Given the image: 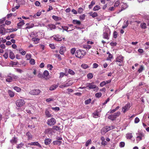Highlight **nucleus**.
<instances>
[{"mask_svg":"<svg viewBox=\"0 0 149 149\" xmlns=\"http://www.w3.org/2000/svg\"><path fill=\"white\" fill-rule=\"evenodd\" d=\"M73 84V82L72 81L70 80L67 81L63 84H62L59 86V87L61 88L66 87H67L70 86Z\"/></svg>","mask_w":149,"mask_h":149,"instance_id":"0eeeda50","label":"nucleus"},{"mask_svg":"<svg viewBox=\"0 0 149 149\" xmlns=\"http://www.w3.org/2000/svg\"><path fill=\"white\" fill-rule=\"evenodd\" d=\"M65 47L62 46L61 47L60 49V53L62 55L63 54L64 52L65 51Z\"/></svg>","mask_w":149,"mask_h":149,"instance_id":"ddd939ff","label":"nucleus"},{"mask_svg":"<svg viewBox=\"0 0 149 149\" xmlns=\"http://www.w3.org/2000/svg\"><path fill=\"white\" fill-rule=\"evenodd\" d=\"M47 67L48 68V69L51 70L52 69V68H53V67L52 65L51 64H48L47 65Z\"/></svg>","mask_w":149,"mask_h":149,"instance_id":"680f3d73","label":"nucleus"},{"mask_svg":"<svg viewBox=\"0 0 149 149\" xmlns=\"http://www.w3.org/2000/svg\"><path fill=\"white\" fill-rule=\"evenodd\" d=\"M92 114L93 117L94 118H97L100 116L98 113L97 111L93 113Z\"/></svg>","mask_w":149,"mask_h":149,"instance_id":"cd10ccee","label":"nucleus"},{"mask_svg":"<svg viewBox=\"0 0 149 149\" xmlns=\"http://www.w3.org/2000/svg\"><path fill=\"white\" fill-rule=\"evenodd\" d=\"M33 41L35 44H37L38 43L40 39L38 38H33L32 39Z\"/></svg>","mask_w":149,"mask_h":149,"instance_id":"c85d7f7f","label":"nucleus"},{"mask_svg":"<svg viewBox=\"0 0 149 149\" xmlns=\"http://www.w3.org/2000/svg\"><path fill=\"white\" fill-rule=\"evenodd\" d=\"M0 33L2 35H4L5 33V29L2 26H0Z\"/></svg>","mask_w":149,"mask_h":149,"instance_id":"dca6fc26","label":"nucleus"},{"mask_svg":"<svg viewBox=\"0 0 149 149\" xmlns=\"http://www.w3.org/2000/svg\"><path fill=\"white\" fill-rule=\"evenodd\" d=\"M110 45L112 46H115L116 45L117 43L116 42H111L110 44Z\"/></svg>","mask_w":149,"mask_h":149,"instance_id":"69168bd1","label":"nucleus"},{"mask_svg":"<svg viewBox=\"0 0 149 149\" xmlns=\"http://www.w3.org/2000/svg\"><path fill=\"white\" fill-rule=\"evenodd\" d=\"M113 58V56L111 54H109L108 56V57L107 58V60H111Z\"/></svg>","mask_w":149,"mask_h":149,"instance_id":"0e129e2a","label":"nucleus"},{"mask_svg":"<svg viewBox=\"0 0 149 149\" xmlns=\"http://www.w3.org/2000/svg\"><path fill=\"white\" fill-rule=\"evenodd\" d=\"M87 77L88 79H91L93 77V74L91 73L88 74L87 75Z\"/></svg>","mask_w":149,"mask_h":149,"instance_id":"3c124183","label":"nucleus"},{"mask_svg":"<svg viewBox=\"0 0 149 149\" xmlns=\"http://www.w3.org/2000/svg\"><path fill=\"white\" fill-rule=\"evenodd\" d=\"M94 82H92L91 83H87L86 84V87H88L90 89H94V91H97L99 90V88L96 86V85L94 84Z\"/></svg>","mask_w":149,"mask_h":149,"instance_id":"f03ea898","label":"nucleus"},{"mask_svg":"<svg viewBox=\"0 0 149 149\" xmlns=\"http://www.w3.org/2000/svg\"><path fill=\"white\" fill-rule=\"evenodd\" d=\"M26 135L28 137V140H31L32 139V135L29 132H28L26 133Z\"/></svg>","mask_w":149,"mask_h":149,"instance_id":"a211bd4d","label":"nucleus"},{"mask_svg":"<svg viewBox=\"0 0 149 149\" xmlns=\"http://www.w3.org/2000/svg\"><path fill=\"white\" fill-rule=\"evenodd\" d=\"M121 4V7L118 9L119 12L123 10H124L127 8L128 6L127 4H126V3H123L122 4Z\"/></svg>","mask_w":149,"mask_h":149,"instance_id":"9b49d317","label":"nucleus"},{"mask_svg":"<svg viewBox=\"0 0 149 149\" xmlns=\"http://www.w3.org/2000/svg\"><path fill=\"white\" fill-rule=\"evenodd\" d=\"M120 4V2L119 1H116L114 4V7H118Z\"/></svg>","mask_w":149,"mask_h":149,"instance_id":"e433bc0d","label":"nucleus"},{"mask_svg":"<svg viewBox=\"0 0 149 149\" xmlns=\"http://www.w3.org/2000/svg\"><path fill=\"white\" fill-rule=\"evenodd\" d=\"M91 139H89L87 141L85 144V146H88L89 144H91Z\"/></svg>","mask_w":149,"mask_h":149,"instance_id":"79ce46f5","label":"nucleus"},{"mask_svg":"<svg viewBox=\"0 0 149 149\" xmlns=\"http://www.w3.org/2000/svg\"><path fill=\"white\" fill-rule=\"evenodd\" d=\"M43 74L45 76L47 77L49 75V72L47 70H45Z\"/></svg>","mask_w":149,"mask_h":149,"instance_id":"a18cd8bd","label":"nucleus"},{"mask_svg":"<svg viewBox=\"0 0 149 149\" xmlns=\"http://www.w3.org/2000/svg\"><path fill=\"white\" fill-rule=\"evenodd\" d=\"M25 103H16V106L18 107H21L24 105Z\"/></svg>","mask_w":149,"mask_h":149,"instance_id":"603ef678","label":"nucleus"},{"mask_svg":"<svg viewBox=\"0 0 149 149\" xmlns=\"http://www.w3.org/2000/svg\"><path fill=\"white\" fill-rule=\"evenodd\" d=\"M8 93L9 95L11 97H13L15 95L14 93L11 90H8Z\"/></svg>","mask_w":149,"mask_h":149,"instance_id":"b1692460","label":"nucleus"},{"mask_svg":"<svg viewBox=\"0 0 149 149\" xmlns=\"http://www.w3.org/2000/svg\"><path fill=\"white\" fill-rule=\"evenodd\" d=\"M52 18L55 20L56 21L60 20L61 19V18L60 17H59L55 15H53L52 16Z\"/></svg>","mask_w":149,"mask_h":149,"instance_id":"2f4dec72","label":"nucleus"},{"mask_svg":"<svg viewBox=\"0 0 149 149\" xmlns=\"http://www.w3.org/2000/svg\"><path fill=\"white\" fill-rule=\"evenodd\" d=\"M15 70L17 72L20 73L23 72V71L20 68H16Z\"/></svg>","mask_w":149,"mask_h":149,"instance_id":"8fccbe9b","label":"nucleus"},{"mask_svg":"<svg viewBox=\"0 0 149 149\" xmlns=\"http://www.w3.org/2000/svg\"><path fill=\"white\" fill-rule=\"evenodd\" d=\"M56 122L55 119L52 118L47 120V123L49 125L52 126L54 125L56 123Z\"/></svg>","mask_w":149,"mask_h":149,"instance_id":"6e6552de","label":"nucleus"},{"mask_svg":"<svg viewBox=\"0 0 149 149\" xmlns=\"http://www.w3.org/2000/svg\"><path fill=\"white\" fill-rule=\"evenodd\" d=\"M81 67L84 69H85L88 68L89 66L88 65L85 64H83L81 65Z\"/></svg>","mask_w":149,"mask_h":149,"instance_id":"a19ab883","label":"nucleus"},{"mask_svg":"<svg viewBox=\"0 0 149 149\" xmlns=\"http://www.w3.org/2000/svg\"><path fill=\"white\" fill-rule=\"evenodd\" d=\"M111 34L110 29L108 27H105L103 30V37L104 38L109 40Z\"/></svg>","mask_w":149,"mask_h":149,"instance_id":"f257e3e1","label":"nucleus"},{"mask_svg":"<svg viewBox=\"0 0 149 149\" xmlns=\"http://www.w3.org/2000/svg\"><path fill=\"white\" fill-rule=\"evenodd\" d=\"M141 27L143 29H145L146 28V25L145 23H142L141 24Z\"/></svg>","mask_w":149,"mask_h":149,"instance_id":"72a5a7b5","label":"nucleus"},{"mask_svg":"<svg viewBox=\"0 0 149 149\" xmlns=\"http://www.w3.org/2000/svg\"><path fill=\"white\" fill-rule=\"evenodd\" d=\"M54 55L56 57L58 58V59H59L60 60H61V58L60 54H55Z\"/></svg>","mask_w":149,"mask_h":149,"instance_id":"338daca9","label":"nucleus"},{"mask_svg":"<svg viewBox=\"0 0 149 149\" xmlns=\"http://www.w3.org/2000/svg\"><path fill=\"white\" fill-rule=\"evenodd\" d=\"M17 138L16 137H14L10 141V142L13 145L16 143L17 142Z\"/></svg>","mask_w":149,"mask_h":149,"instance_id":"2eb2a0df","label":"nucleus"},{"mask_svg":"<svg viewBox=\"0 0 149 149\" xmlns=\"http://www.w3.org/2000/svg\"><path fill=\"white\" fill-rule=\"evenodd\" d=\"M95 4V2L93 1H91V3L89 5L88 7L90 9L92 8L93 6Z\"/></svg>","mask_w":149,"mask_h":149,"instance_id":"de8ad7c7","label":"nucleus"},{"mask_svg":"<svg viewBox=\"0 0 149 149\" xmlns=\"http://www.w3.org/2000/svg\"><path fill=\"white\" fill-rule=\"evenodd\" d=\"M137 136L136 137V141L137 143H138L140 141L142 140L143 138H144V134L142 132H138L136 133Z\"/></svg>","mask_w":149,"mask_h":149,"instance_id":"39448f33","label":"nucleus"},{"mask_svg":"<svg viewBox=\"0 0 149 149\" xmlns=\"http://www.w3.org/2000/svg\"><path fill=\"white\" fill-rule=\"evenodd\" d=\"M83 11V8H80L78 9V12L80 14Z\"/></svg>","mask_w":149,"mask_h":149,"instance_id":"6e6d98bb","label":"nucleus"},{"mask_svg":"<svg viewBox=\"0 0 149 149\" xmlns=\"http://www.w3.org/2000/svg\"><path fill=\"white\" fill-rule=\"evenodd\" d=\"M28 145L30 146H38L39 148H41V145L38 142H31L28 144Z\"/></svg>","mask_w":149,"mask_h":149,"instance_id":"f8f14e48","label":"nucleus"},{"mask_svg":"<svg viewBox=\"0 0 149 149\" xmlns=\"http://www.w3.org/2000/svg\"><path fill=\"white\" fill-rule=\"evenodd\" d=\"M133 137L132 133H128L126 135V137L127 139H130Z\"/></svg>","mask_w":149,"mask_h":149,"instance_id":"412c9836","label":"nucleus"},{"mask_svg":"<svg viewBox=\"0 0 149 149\" xmlns=\"http://www.w3.org/2000/svg\"><path fill=\"white\" fill-rule=\"evenodd\" d=\"M19 52L22 55H25L26 53V52L22 49H20Z\"/></svg>","mask_w":149,"mask_h":149,"instance_id":"c9c22d12","label":"nucleus"},{"mask_svg":"<svg viewBox=\"0 0 149 149\" xmlns=\"http://www.w3.org/2000/svg\"><path fill=\"white\" fill-rule=\"evenodd\" d=\"M40 91L39 89H34L31 90L29 92L30 94L33 95H38L40 93Z\"/></svg>","mask_w":149,"mask_h":149,"instance_id":"9d476101","label":"nucleus"},{"mask_svg":"<svg viewBox=\"0 0 149 149\" xmlns=\"http://www.w3.org/2000/svg\"><path fill=\"white\" fill-rule=\"evenodd\" d=\"M139 119L138 117H136L135 119L134 123H137L139 121Z\"/></svg>","mask_w":149,"mask_h":149,"instance_id":"774afa93","label":"nucleus"},{"mask_svg":"<svg viewBox=\"0 0 149 149\" xmlns=\"http://www.w3.org/2000/svg\"><path fill=\"white\" fill-rule=\"evenodd\" d=\"M30 63L32 65H34L35 63V61L33 59L31 58L30 60Z\"/></svg>","mask_w":149,"mask_h":149,"instance_id":"09e8293b","label":"nucleus"},{"mask_svg":"<svg viewBox=\"0 0 149 149\" xmlns=\"http://www.w3.org/2000/svg\"><path fill=\"white\" fill-rule=\"evenodd\" d=\"M48 28H49L51 30L54 29L56 28V26L55 25L51 24L47 25Z\"/></svg>","mask_w":149,"mask_h":149,"instance_id":"6ab92c4d","label":"nucleus"},{"mask_svg":"<svg viewBox=\"0 0 149 149\" xmlns=\"http://www.w3.org/2000/svg\"><path fill=\"white\" fill-rule=\"evenodd\" d=\"M125 145V143L124 142H121L120 143L119 146L121 147H124Z\"/></svg>","mask_w":149,"mask_h":149,"instance_id":"052dcab7","label":"nucleus"},{"mask_svg":"<svg viewBox=\"0 0 149 149\" xmlns=\"http://www.w3.org/2000/svg\"><path fill=\"white\" fill-rule=\"evenodd\" d=\"M9 54V57L12 59H13L15 58V56L13 53L11 51L9 50L8 51Z\"/></svg>","mask_w":149,"mask_h":149,"instance_id":"4468645a","label":"nucleus"},{"mask_svg":"<svg viewBox=\"0 0 149 149\" xmlns=\"http://www.w3.org/2000/svg\"><path fill=\"white\" fill-rule=\"evenodd\" d=\"M26 58L27 60H29L31 58V55L30 54H27L26 56Z\"/></svg>","mask_w":149,"mask_h":149,"instance_id":"864d4df0","label":"nucleus"},{"mask_svg":"<svg viewBox=\"0 0 149 149\" xmlns=\"http://www.w3.org/2000/svg\"><path fill=\"white\" fill-rule=\"evenodd\" d=\"M100 7L98 6H96L93 8V10L94 11L100 9Z\"/></svg>","mask_w":149,"mask_h":149,"instance_id":"37998d69","label":"nucleus"},{"mask_svg":"<svg viewBox=\"0 0 149 149\" xmlns=\"http://www.w3.org/2000/svg\"><path fill=\"white\" fill-rule=\"evenodd\" d=\"M120 111H118L113 114L109 115L108 116V118L112 121H113L115 120L116 118L120 116Z\"/></svg>","mask_w":149,"mask_h":149,"instance_id":"20e7f679","label":"nucleus"},{"mask_svg":"<svg viewBox=\"0 0 149 149\" xmlns=\"http://www.w3.org/2000/svg\"><path fill=\"white\" fill-rule=\"evenodd\" d=\"M102 95V94L100 92L97 93L95 94V96L96 97L99 98Z\"/></svg>","mask_w":149,"mask_h":149,"instance_id":"c03bdc74","label":"nucleus"},{"mask_svg":"<svg viewBox=\"0 0 149 149\" xmlns=\"http://www.w3.org/2000/svg\"><path fill=\"white\" fill-rule=\"evenodd\" d=\"M51 141V140L50 139H46L45 140V143L46 145L49 144Z\"/></svg>","mask_w":149,"mask_h":149,"instance_id":"bb28decb","label":"nucleus"},{"mask_svg":"<svg viewBox=\"0 0 149 149\" xmlns=\"http://www.w3.org/2000/svg\"><path fill=\"white\" fill-rule=\"evenodd\" d=\"M51 109L55 111H58L60 109L59 107H52Z\"/></svg>","mask_w":149,"mask_h":149,"instance_id":"e2e57ef3","label":"nucleus"},{"mask_svg":"<svg viewBox=\"0 0 149 149\" xmlns=\"http://www.w3.org/2000/svg\"><path fill=\"white\" fill-rule=\"evenodd\" d=\"M72 23L74 24H77L78 25H80L81 24V22L80 21L77 20H73L72 21Z\"/></svg>","mask_w":149,"mask_h":149,"instance_id":"7c9ffc66","label":"nucleus"},{"mask_svg":"<svg viewBox=\"0 0 149 149\" xmlns=\"http://www.w3.org/2000/svg\"><path fill=\"white\" fill-rule=\"evenodd\" d=\"M38 36L37 33L36 32H32L30 35V37L33 38H34L35 37H37Z\"/></svg>","mask_w":149,"mask_h":149,"instance_id":"a878e982","label":"nucleus"},{"mask_svg":"<svg viewBox=\"0 0 149 149\" xmlns=\"http://www.w3.org/2000/svg\"><path fill=\"white\" fill-rule=\"evenodd\" d=\"M12 78L13 80V79L14 80L16 81L18 79V77L17 76L13 74L12 75Z\"/></svg>","mask_w":149,"mask_h":149,"instance_id":"49530a36","label":"nucleus"},{"mask_svg":"<svg viewBox=\"0 0 149 149\" xmlns=\"http://www.w3.org/2000/svg\"><path fill=\"white\" fill-rule=\"evenodd\" d=\"M14 89L15 90L18 92H19L21 91V89L20 88L17 86L14 87Z\"/></svg>","mask_w":149,"mask_h":149,"instance_id":"ea45409f","label":"nucleus"},{"mask_svg":"<svg viewBox=\"0 0 149 149\" xmlns=\"http://www.w3.org/2000/svg\"><path fill=\"white\" fill-rule=\"evenodd\" d=\"M52 129L54 130L58 131L61 130L60 127L57 126H54L53 127Z\"/></svg>","mask_w":149,"mask_h":149,"instance_id":"58836bf2","label":"nucleus"},{"mask_svg":"<svg viewBox=\"0 0 149 149\" xmlns=\"http://www.w3.org/2000/svg\"><path fill=\"white\" fill-rule=\"evenodd\" d=\"M24 24V21L23 20H22L20 22L17 24V25L18 28H20Z\"/></svg>","mask_w":149,"mask_h":149,"instance_id":"393cba45","label":"nucleus"},{"mask_svg":"<svg viewBox=\"0 0 149 149\" xmlns=\"http://www.w3.org/2000/svg\"><path fill=\"white\" fill-rule=\"evenodd\" d=\"M75 51H76V49L75 48H72L71 49V51H70V52H71V53L72 55H73L74 54Z\"/></svg>","mask_w":149,"mask_h":149,"instance_id":"13d9d810","label":"nucleus"},{"mask_svg":"<svg viewBox=\"0 0 149 149\" xmlns=\"http://www.w3.org/2000/svg\"><path fill=\"white\" fill-rule=\"evenodd\" d=\"M54 39L56 41H60L62 40V39H64V38H63L62 37H59L57 36H54Z\"/></svg>","mask_w":149,"mask_h":149,"instance_id":"f3484780","label":"nucleus"},{"mask_svg":"<svg viewBox=\"0 0 149 149\" xmlns=\"http://www.w3.org/2000/svg\"><path fill=\"white\" fill-rule=\"evenodd\" d=\"M130 107V103H127L124 107H123L122 111L124 113H125L129 109Z\"/></svg>","mask_w":149,"mask_h":149,"instance_id":"1a4fd4ad","label":"nucleus"},{"mask_svg":"<svg viewBox=\"0 0 149 149\" xmlns=\"http://www.w3.org/2000/svg\"><path fill=\"white\" fill-rule=\"evenodd\" d=\"M116 61L117 64L119 66H121L123 63V57L121 55H119L117 56L116 59Z\"/></svg>","mask_w":149,"mask_h":149,"instance_id":"423d86ee","label":"nucleus"},{"mask_svg":"<svg viewBox=\"0 0 149 149\" xmlns=\"http://www.w3.org/2000/svg\"><path fill=\"white\" fill-rule=\"evenodd\" d=\"M58 86V84H54L52 86L49 88V90L51 91H53L55 90Z\"/></svg>","mask_w":149,"mask_h":149,"instance_id":"aec40b11","label":"nucleus"},{"mask_svg":"<svg viewBox=\"0 0 149 149\" xmlns=\"http://www.w3.org/2000/svg\"><path fill=\"white\" fill-rule=\"evenodd\" d=\"M53 143L54 145H60L62 143V141L58 140L54 141Z\"/></svg>","mask_w":149,"mask_h":149,"instance_id":"4be33fe9","label":"nucleus"},{"mask_svg":"<svg viewBox=\"0 0 149 149\" xmlns=\"http://www.w3.org/2000/svg\"><path fill=\"white\" fill-rule=\"evenodd\" d=\"M45 114L46 116L48 118L51 117L52 116V115L50 113L49 111L48 110H46Z\"/></svg>","mask_w":149,"mask_h":149,"instance_id":"c756f323","label":"nucleus"},{"mask_svg":"<svg viewBox=\"0 0 149 149\" xmlns=\"http://www.w3.org/2000/svg\"><path fill=\"white\" fill-rule=\"evenodd\" d=\"M12 81L13 79L12 77L10 76H8L6 79V81L8 82H12Z\"/></svg>","mask_w":149,"mask_h":149,"instance_id":"4c0bfd02","label":"nucleus"},{"mask_svg":"<svg viewBox=\"0 0 149 149\" xmlns=\"http://www.w3.org/2000/svg\"><path fill=\"white\" fill-rule=\"evenodd\" d=\"M34 24H31L30 25L27 26L25 29H29L31 28H32L33 27Z\"/></svg>","mask_w":149,"mask_h":149,"instance_id":"4d7b16f0","label":"nucleus"},{"mask_svg":"<svg viewBox=\"0 0 149 149\" xmlns=\"http://www.w3.org/2000/svg\"><path fill=\"white\" fill-rule=\"evenodd\" d=\"M85 52L83 50H77L75 53V56L79 58H82L85 54Z\"/></svg>","mask_w":149,"mask_h":149,"instance_id":"7ed1b4c3","label":"nucleus"},{"mask_svg":"<svg viewBox=\"0 0 149 149\" xmlns=\"http://www.w3.org/2000/svg\"><path fill=\"white\" fill-rule=\"evenodd\" d=\"M90 15L91 16L93 17H95L97 16V14L96 12H94L93 13V12H91L89 13Z\"/></svg>","mask_w":149,"mask_h":149,"instance_id":"5701e85b","label":"nucleus"},{"mask_svg":"<svg viewBox=\"0 0 149 149\" xmlns=\"http://www.w3.org/2000/svg\"><path fill=\"white\" fill-rule=\"evenodd\" d=\"M143 69V67L142 65L140 67V68L138 70V72H139V73H140L141 72H142Z\"/></svg>","mask_w":149,"mask_h":149,"instance_id":"bf43d9fd","label":"nucleus"},{"mask_svg":"<svg viewBox=\"0 0 149 149\" xmlns=\"http://www.w3.org/2000/svg\"><path fill=\"white\" fill-rule=\"evenodd\" d=\"M84 47L85 49H89L91 48V46L89 45H86L84 46Z\"/></svg>","mask_w":149,"mask_h":149,"instance_id":"5fc2aeb1","label":"nucleus"},{"mask_svg":"<svg viewBox=\"0 0 149 149\" xmlns=\"http://www.w3.org/2000/svg\"><path fill=\"white\" fill-rule=\"evenodd\" d=\"M107 132L105 127H103L101 130V133L104 134L106 132Z\"/></svg>","mask_w":149,"mask_h":149,"instance_id":"f704fd0d","label":"nucleus"},{"mask_svg":"<svg viewBox=\"0 0 149 149\" xmlns=\"http://www.w3.org/2000/svg\"><path fill=\"white\" fill-rule=\"evenodd\" d=\"M68 73L71 75H74L75 74V72L74 71L70 69H69L68 70Z\"/></svg>","mask_w":149,"mask_h":149,"instance_id":"473e14b6","label":"nucleus"}]
</instances>
